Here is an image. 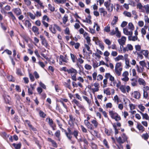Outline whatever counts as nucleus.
I'll return each instance as SVG.
<instances>
[{"label":"nucleus","mask_w":149,"mask_h":149,"mask_svg":"<svg viewBox=\"0 0 149 149\" xmlns=\"http://www.w3.org/2000/svg\"><path fill=\"white\" fill-rule=\"evenodd\" d=\"M101 65V63L98 64V63L96 61H93V66L94 69H95Z\"/></svg>","instance_id":"obj_20"},{"label":"nucleus","mask_w":149,"mask_h":149,"mask_svg":"<svg viewBox=\"0 0 149 149\" xmlns=\"http://www.w3.org/2000/svg\"><path fill=\"white\" fill-rule=\"evenodd\" d=\"M80 127L83 133H86L88 132L87 130L83 125H81Z\"/></svg>","instance_id":"obj_44"},{"label":"nucleus","mask_w":149,"mask_h":149,"mask_svg":"<svg viewBox=\"0 0 149 149\" xmlns=\"http://www.w3.org/2000/svg\"><path fill=\"white\" fill-rule=\"evenodd\" d=\"M36 17H39L42 15L41 12L40 11H36V14H35Z\"/></svg>","instance_id":"obj_53"},{"label":"nucleus","mask_w":149,"mask_h":149,"mask_svg":"<svg viewBox=\"0 0 149 149\" xmlns=\"http://www.w3.org/2000/svg\"><path fill=\"white\" fill-rule=\"evenodd\" d=\"M68 74H71V75L75 74H77V71L76 69L72 68H71L70 69H68Z\"/></svg>","instance_id":"obj_8"},{"label":"nucleus","mask_w":149,"mask_h":149,"mask_svg":"<svg viewBox=\"0 0 149 149\" xmlns=\"http://www.w3.org/2000/svg\"><path fill=\"white\" fill-rule=\"evenodd\" d=\"M79 133V132L77 130H75L72 132V135H74V136L76 139H77V136Z\"/></svg>","instance_id":"obj_32"},{"label":"nucleus","mask_w":149,"mask_h":149,"mask_svg":"<svg viewBox=\"0 0 149 149\" xmlns=\"http://www.w3.org/2000/svg\"><path fill=\"white\" fill-rule=\"evenodd\" d=\"M109 114L111 117L113 119L116 116H117L118 114L112 111H109Z\"/></svg>","instance_id":"obj_14"},{"label":"nucleus","mask_w":149,"mask_h":149,"mask_svg":"<svg viewBox=\"0 0 149 149\" xmlns=\"http://www.w3.org/2000/svg\"><path fill=\"white\" fill-rule=\"evenodd\" d=\"M104 93L106 94L107 95H110L111 94L110 91L108 88L104 90Z\"/></svg>","instance_id":"obj_50"},{"label":"nucleus","mask_w":149,"mask_h":149,"mask_svg":"<svg viewBox=\"0 0 149 149\" xmlns=\"http://www.w3.org/2000/svg\"><path fill=\"white\" fill-rule=\"evenodd\" d=\"M32 30L35 33L37 34H39L38 29L36 26H33L32 28Z\"/></svg>","instance_id":"obj_21"},{"label":"nucleus","mask_w":149,"mask_h":149,"mask_svg":"<svg viewBox=\"0 0 149 149\" xmlns=\"http://www.w3.org/2000/svg\"><path fill=\"white\" fill-rule=\"evenodd\" d=\"M104 42L108 45H111V42L108 39H104Z\"/></svg>","instance_id":"obj_48"},{"label":"nucleus","mask_w":149,"mask_h":149,"mask_svg":"<svg viewBox=\"0 0 149 149\" xmlns=\"http://www.w3.org/2000/svg\"><path fill=\"white\" fill-rule=\"evenodd\" d=\"M139 64L141 66V67H145L146 65L144 61H140L139 62Z\"/></svg>","instance_id":"obj_64"},{"label":"nucleus","mask_w":149,"mask_h":149,"mask_svg":"<svg viewBox=\"0 0 149 149\" xmlns=\"http://www.w3.org/2000/svg\"><path fill=\"white\" fill-rule=\"evenodd\" d=\"M93 40L95 42V44L97 45H98L102 42L97 37H93Z\"/></svg>","instance_id":"obj_17"},{"label":"nucleus","mask_w":149,"mask_h":149,"mask_svg":"<svg viewBox=\"0 0 149 149\" xmlns=\"http://www.w3.org/2000/svg\"><path fill=\"white\" fill-rule=\"evenodd\" d=\"M85 39L86 40L87 43L89 45H91V44L90 43L91 42V39L90 37L89 36H87L86 37H85Z\"/></svg>","instance_id":"obj_43"},{"label":"nucleus","mask_w":149,"mask_h":149,"mask_svg":"<svg viewBox=\"0 0 149 149\" xmlns=\"http://www.w3.org/2000/svg\"><path fill=\"white\" fill-rule=\"evenodd\" d=\"M84 67L87 70H90L92 68L91 66L88 64H86L84 66Z\"/></svg>","instance_id":"obj_57"},{"label":"nucleus","mask_w":149,"mask_h":149,"mask_svg":"<svg viewBox=\"0 0 149 149\" xmlns=\"http://www.w3.org/2000/svg\"><path fill=\"white\" fill-rule=\"evenodd\" d=\"M39 114L40 116L43 118H45L46 116V114L41 110L39 111Z\"/></svg>","instance_id":"obj_37"},{"label":"nucleus","mask_w":149,"mask_h":149,"mask_svg":"<svg viewBox=\"0 0 149 149\" xmlns=\"http://www.w3.org/2000/svg\"><path fill=\"white\" fill-rule=\"evenodd\" d=\"M83 98L87 102L88 104H91V100H90L87 97L83 96Z\"/></svg>","instance_id":"obj_41"},{"label":"nucleus","mask_w":149,"mask_h":149,"mask_svg":"<svg viewBox=\"0 0 149 149\" xmlns=\"http://www.w3.org/2000/svg\"><path fill=\"white\" fill-rule=\"evenodd\" d=\"M138 82L139 84L140 85H142L143 86H145L146 84V83L144 80L142 78H139L138 80Z\"/></svg>","instance_id":"obj_15"},{"label":"nucleus","mask_w":149,"mask_h":149,"mask_svg":"<svg viewBox=\"0 0 149 149\" xmlns=\"http://www.w3.org/2000/svg\"><path fill=\"white\" fill-rule=\"evenodd\" d=\"M136 68H137V71L138 72L142 73L144 70V68L143 67L140 66L139 67L138 65H136Z\"/></svg>","instance_id":"obj_28"},{"label":"nucleus","mask_w":149,"mask_h":149,"mask_svg":"<svg viewBox=\"0 0 149 149\" xmlns=\"http://www.w3.org/2000/svg\"><path fill=\"white\" fill-rule=\"evenodd\" d=\"M4 99L6 104L9 105L11 104L12 102L10 100L11 98L8 95L4 97Z\"/></svg>","instance_id":"obj_5"},{"label":"nucleus","mask_w":149,"mask_h":149,"mask_svg":"<svg viewBox=\"0 0 149 149\" xmlns=\"http://www.w3.org/2000/svg\"><path fill=\"white\" fill-rule=\"evenodd\" d=\"M27 14L31 19L34 20L36 19V17L35 14L34 15L31 12H28Z\"/></svg>","instance_id":"obj_25"},{"label":"nucleus","mask_w":149,"mask_h":149,"mask_svg":"<svg viewBox=\"0 0 149 149\" xmlns=\"http://www.w3.org/2000/svg\"><path fill=\"white\" fill-rule=\"evenodd\" d=\"M105 77L106 79L109 78V80L111 81V82L115 80L114 77L111 75L109 73H106L105 74Z\"/></svg>","instance_id":"obj_7"},{"label":"nucleus","mask_w":149,"mask_h":149,"mask_svg":"<svg viewBox=\"0 0 149 149\" xmlns=\"http://www.w3.org/2000/svg\"><path fill=\"white\" fill-rule=\"evenodd\" d=\"M118 17H117L115 16L113 19V20L111 23V24L112 25L115 24L118 21Z\"/></svg>","instance_id":"obj_23"},{"label":"nucleus","mask_w":149,"mask_h":149,"mask_svg":"<svg viewBox=\"0 0 149 149\" xmlns=\"http://www.w3.org/2000/svg\"><path fill=\"white\" fill-rule=\"evenodd\" d=\"M122 63L121 62H118L116 64L115 69V71L117 75L119 76L121 74V72L123 68L120 67L121 66Z\"/></svg>","instance_id":"obj_1"},{"label":"nucleus","mask_w":149,"mask_h":149,"mask_svg":"<svg viewBox=\"0 0 149 149\" xmlns=\"http://www.w3.org/2000/svg\"><path fill=\"white\" fill-rule=\"evenodd\" d=\"M137 127L139 130L142 132L144 131V127L140 124H138Z\"/></svg>","instance_id":"obj_27"},{"label":"nucleus","mask_w":149,"mask_h":149,"mask_svg":"<svg viewBox=\"0 0 149 149\" xmlns=\"http://www.w3.org/2000/svg\"><path fill=\"white\" fill-rule=\"evenodd\" d=\"M16 73L17 75L19 76H21L23 75L21 69L20 68L16 69Z\"/></svg>","instance_id":"obj_31"},{"label":"nucleus","mask_w":149,"mask_h":149,"mask_svg":"<svg viewBox=\"0 0 149 149\" xmlns=\"http://www.w3.org/2000/svg\"><path fill=\"white\" fill-rule=\"evenodd\" d=\"M1 136L5 139H7L9 136V134L8 135L5 132H2L1 134Z\"/></svg>","instance_id":"obj_35"},{"label":"nucleus","mask_w":149,"mask_h":149,"mask_svg":"<svg viewBox=\"0 0 149 149\" xmlns=\"http://www.w3.org/2000/svg\"><path fill=\"white\" fill-rule=\"evenodd\" d=\"M141 53H142L146 57H147L148 56L149 52L147 50H142L141 52Z\"/></svg>","instance_id":"obj_26"},{"label":"nucleus","mask_w":149,"mask_h":149,"mask_svg":"<svg viewBox=\"0 0 149 149\" xmlns=\"http://www.w3.org/2000/svg\"><path fill=\"white\" fill-rule=\"evenodd\" d=\"M104 31L107 32H109L110 31V27L109 25H107L104 29Z\"/></svg>","instance_id":"obj_56"},{"label":"nucleus","mask_w":149,"mask_h":149,"mask_svg":"<svg viewBox=\"0 0 149 149\" xmlns=\"http://www.w3.org/2000/svg\"><path fill=\"white\" fill-rule=\"evenodd\" d=\"M127 47L128 50L130 51L132 50L133 49V46L131 44H128L127 45Z\"/></svg>","instance_id":"obj_60"},{"label":"nucleus","mask_w":149,"mask_h":149,"mask_svg":"<svg viewBox=\"0 0 149 149\" xmlns=\"http://www.w3.org/2000/svg\"><path fill=\"white\" fill-rule=\"evenodd\" d=\"M8 14L10 15L11 19L13 22H14L15 20H16V17L11 12H8Z\"/></svg>","instance_id":"obj_19"},{"label":"nucleus","mask_w":149,"mask_h":149,"mask_svg":"<svg viewBox=\"0 0 149 149\" xmlns=\"http://www.w3.org/2000/svg\"><path fill=\"white\" fill-rule=\"evenodd\" d=\"M128 26L129 29H130L131 31H132L134 29V26L132 23L130 22L129 23Z\"/></svg>","instance_id":"obj_39"},{"label":"nucleus","mask_w":149,"mask_h":149,"mask_svg":"<svg viewBox=\"0 0 149 149\" xmlns=\"http://www.w3.org/2000/svg\"><path fill=\"white\" fill-rule=\"evenodd\" d=\"M8 14L10 15L11 19L13 22H14L15 20H16V17L11 12H8Z\"/></svg>","instance_id":"obj_18"},{"label":"nucleus","mask_w":149,"mask_h":149,"mask_svg":"<svg viewBox=\"0 0 149 149\" xmlns=\"http://www.w3.org/2000/svg\"><path fill=\"white\" fill-rule=\"evenodd\" d=\"M8 80L10 81H13L14 79L13 76L12 75L8 76L7 77Z\"/></svg>","instance_id":"obj_40"},{"label":"nucleus","mask_w":149,"mask_h":149,"mask_svg":"<svg viewBox=\"0 0 149 149\" xmlns=\"http://www.w3.org/2000/svg\"><path fill=\"white\" fill-rule=\"evenodd\" d=\"M39 85L40 86L42 87L44 89H45L46 88V86L42 82L40 81L39 83Z\"/></svg>","instance_id":"obj_62"},{"label":"nucleus","mask_w":149,"mask_h":149,"mask_svg":"<svg viewBox=\"0 0 149 149\" xmlns=\"http://www.w3.org/2000/svg\"><path fill=\"white\" fill-rule=\"evenodd\" d=\"M125 63L126 65L127 66V67L126 68H128L130 66V60L129 59H127L125 60Z\"/></svg>","instance_id":"obj_55"},{"label":"nucleus","mask_w":149,"mask_h":149,"mask_svg":"<svg viewBox=\"0 0 149 149\" xmlns=\"http://www.w3.org/2000/svg\"><path fill=\"white\" fill-rule=\"evenodd\" d=\"M70 54L72 62L73 63L75 62H76V59H77V57L76 56L72 53H71Z\"/></svg>","instance_id":"obj_34"},{"label":"nucleus","mask_w":149,"mask_h":149,"mask_svg":"<svg viewBox=\"0 0 149 149\" xmlns=\"http://www.w3.org/2000/svg\"><path fill=\"white\" fill-rule=\"evenodd\" d=\"M119 88L123 93H126V91L125 86L122 85L120 86Z\"/></svg>","instance_id":"obj_46"},{"label":"nucleus","mask_w":149,"mask_h":149,"mask_svg":"<svg viewBox=\"0 0 149 149\" xmlns=\"http://www.w3.org/2000/svg\"><path fill=\"white\" fill-rule=\"evenodd\" d=\"M48 7L49 9L52 12H53L55 10V8L54 7H52L50 4H48Z\"/></svg>","instance_id":"obj_63"},{"label":"nucleus","mask_w":149,"mask_h":149,"mask_svg":"<svg viewBox=\"0 0 149 149\" xmlns=\"http://www.w3.org/2000/svg\"><path fill=\"white\" fill-rule=\"evenodd\" d=\"M113 128L115 130V134H116L118 133V130L116 128V125L115 124L113 125Z\"/></svg>","instance_id":"obj_58"},{"label":"nucleus","mask_w":149,"mask_h":149,"mask_svg":"<svg viewBox=\"0 0 149 149\" xmlns=\"http://www.w3.org/2000/svg\"><path fill=\"white\" fill-rule=\"evenodd\" d=\"M42 44L46 47H47L48 46V44L46 39L42 41Z\"/></svg>","instance_id":"obj_38"},{"label":"nucleus","mask_w":149,"mask_h":149,"mask_svg":"<svg viewBox=\"0 0 149 149\" xmlns=\"http://www.w3.org/2000/svg\"><path fill=\"white\" fill-rule=\"evenodd\" d=\"M13 10L17 15H19L22 13L21 10L19 8H14Z\"/></svg>","instance_id":"obj_10"},{"label":"nucleus","mask_w":149,"mask_h":149,"mask_svg":"<svg viewBox=\"0 0 149 149\" xmlns=\"http://www.w3.org/2000/svg\"><path fill=\"white\" fill-rule=\"evenodd\" d=\"M133 97L136 99H139L140 97V93L137 91H134L132 93Z\"/></svg>","instance_id":"obj_6"},{"label":"nucleus","mask_w":149,"mask_h":149,"mask_svg":"<svg viewBox=\"0 0 149 149\" xmlns=\"http://www.w3.org/2000/svg\"><path fill=\"white\" fill-rule=\"evenodd\" d=\"M138 107L140 110L143 112L144 111L145 109V107L141 104L139 105L138 106Z\"/></svg>","instance_id":"obj_49"},{"label":"nucleus","mask_w":149,"mask_h":149,"mask_svg":"<svg viewBox=\"0 0 149 149\" xmlns=\"http://www.w3.org/2000/svg\"><path fill=\"white\" fill-rule=\"evenodd\" d=\"M28 125L29 127L31 130L34 131H36V129L34 127L31 125L30 124V123L29 122L28 123Z\"/></svg>","instance_id":"obj_47"},{"label":"nucleus","mask_w":149,"mask_h":149,"mask_svg":"<svg viewBox=\"0 0 149 149\" xmlns=\"http://www.w3.org/2000/svg\"><path fill=\"white\" fill-rule=\"evenodd\" d=\"M92 123L93 124L95 128H97L98 125V122L95 120H93L91 121Z\"/></svg>","instance_id":"obj_42"},{"label":"nucleus","mask_w":149,"mask_h":149,"mask_svg":"<svg viewBox=\"0 0 149 149\" xmlns=\"http://www.w3.org/2000/svg\"><path fill=\"white\" fill-rule=\"evenodd\" d=\"M116 139L117 142L119 144H122L124 143V141L122 139L121 137L120 136L118 138H117Z\"/></svg>","instance_id":"obj_36"},{"label":"nucleus","mask_w":149,"mask_h":149,"mask_svg":"<svg viewBox=\"0 0 149 149\" xmlns=\"http://www.w3.org/2000/svg\"><path fill=\"white\" fill-rule=\"evenodd\" d=\"M142 138H143L145 140H147L148 137V134L146 133V134H143L142 135Z\"/></svg>","instance_id":"obj_59"},{"label":"nucleus","mask_w":149,"mask_h":149,"mask_svg":"<svg viewBox=\"0 0 149 149\" xmlns=\"http://www.w3.org/2000/svg\"><path fill=\"white\" fill-rule=\"evenodd\" d=\"M140 113L142 115L143 117V119H145L146 120H147L149 119V117L147 113H143L141 112H140Z\"/></svg>","instance_id":"obj_24"},{"label":"nucleus","mask_w":149,"mask_h":149,"mask_svg":"<svg viewBox=\"0 0 149 149\" xmlns=\"http://www.w3.org/2000/svg\"><path fill=\"white\" fill-rule=\"evenodd\" d=\"M68 57H64V56L62 55H60V56L59 64L60 65H62L63 62L65 63H67L68 62Z\"/></svg>","instance_id":"obj_4"},{"label":"nucleus","mask_w":149,"mask_h":149,"mask_svg":"<svg viewBox=\"0 0 149 149\" xmlns=\"http://www.w3.org/2000/svg\"><path fill=\"white\" fill-rule=\"evenodd\" d=\"M84 123L88 129H90V130H93V126L89 121L85 122Z\"/></svg>","instance_id":"obj_13"},{"label":"nucleus","mask_w":149,"mask_h":149,"mask_svg":"<svg viewBox=\"0 0 149 149\" xmlns=\"http://www.w3.org/2000/svg\"><path fill=\"white\" fill-rule=\"evenodd\" d=\"M126 40V38L124 36H122L121 38L119 39L118 40V42L121 48V46L122 47H123V45L125 44Z\"/></svg>","instance_id":"obj_3"},{"label":"nucleus","mask_w":149,"mask_h":149,"mask_svg":"<svg viewBox=\"0 0 149 149\" xmlns=\"http://www.w3.org/2000/svg\"><path fill=\"white\" fill-rule=\"evenodd\" d=\"M123 14L125 16L128 17H130L131 16V14L130 12L125 11L124 12Z\"/></svg>","instance_id":"obj_51"},{"label":"nucleus","mask_w":149,"mask_h":149,"mask_svg":"<svg viewBox=\"0 0 149 149\" xmlns=\"http://www.w3.org/2000/svg\"><path fill=\"white\" fill-rule=\"evenodd\" d=\"M120 60H124V57L122 55H118L115 58V60L116 61H118Z\"/></svg>","instance_id":"obj_29"},{"label":"nucleus","mask_w":149,"mask_h":149,"mask_svg":"<svg viewBox=\"0 0 149 149\" xmlns=\"http://www.w3.org/2000/svg\"><path fill=\"white\" fill-rule=\"evenodd\" d=\"M77 74H74L71 75L72 79L74 81H76L77 79L76 76Z\"/></svg>","instance_id":"obj_54"},{"label":"nucleus","mask_w":149,"mask_h":149,"mask_svg":"<svg viewBox=\"0 0 149 149\" xmlns=\"http://www.w3.org/2000/svg\"><path fill=\"white\" fill-rule=\"evenodd\" d=\"M56 26H55L54 25V26H53L52 25H51L49 28V30L52 33L54 34L56 32Z\"/></svg>","instance_id":"obj_16"},{"label":"nucleus","mask_w":149,"mask_h":149,"mask_svg":"<svg viewBox=\"0 0 149 149\" xmlns=\"http://www.w3.org/2000/svg\"><path fill=\"white\" fill-rule=\"evenodd\" d=\"M68 16L67 15H65L63 17L62 20L63 23L64 24H65L68 20Z\"/></svg>","instance_id":"obj_30"},{"label":"nucleus","mask_w":149,"mask_h":149,"mask_svg":"<svg viewBox=\"0 0 149 149\" xmlns=\"http://www.w3.org/2000/svg\"><path fill=\"white\" fill-rule=\"evenodd\" d=\"M49 18L47 16L45 15L43 17L42 21H45V20H46L47 22H49Z\"/></svg>","instance_id":"obj_52"},{"label":"nucleus","mask_w":149,"mask_h":149,"mask_svg":"<svg viewBox=\"0 0 149 149\" xmlns=\"http://www.w3.org/2000/svg\"><path fill=\"white\" fill-rule=\"evenodd\" d=\"M64 132L66 136L68 138V139H69L70 140H71V139L72 137V136H71V135H72V132L71 131L69 132H66V130H64Z\"/></svg>","instance_id":"obj_11"},{"label":"nucleus","mask_w":149,"mask_h":149,"mask_svg":"<svg viewBox=\"0 0 149 149\" xmlns=\"http://www.w3.org/2000/svg\"><path fill=\"white\" fill-rule=\"evenodd\" d=\"M99 10L101 13V15L102 14L103 16H104L107 14V12L103 8H99Z\"/></svg>","instance_id":"obj_12"},{"label":"nucleus","mask_w":149,"mask_h":149,"mask_svg":"<svg viewBox=\"0 0 149 149\" xmlns=\"http://www.w3.org/2000/svg\"><path fill=\"white\" fill-rule=\"evenodd\" d=\"M13 146L14 147L15 149H20L21 147V143H20L17 144L13 143Z\"/></svg>","instance_id":"obj_22"},{"label":"nucleus","mask_w":149,"mask_h":149,"mask_svg":"<svg viewBox=\"0 0 149 149\" xmlns=\"http://www.w3.org/2000/svg\"><path fill=\"white\" fill-rule=\"evenodd\" d=\"M25 24L26 26H27L28 28H30L31 26V24L30 21L28 20H26L25 22Z\"/></svg>","instance_id":"obj_33"},{"label":"nucleus","mask_w":149,"mask_h":149,"mask_svg":"<svg viewBox=\"0 0 149 149\" xmlns=\"http://www.w3.org/2000/svg\"><path fill=\"white\" fill-rule=\"evenodd\" d=\"M123 33L126 35H132L133 32L132 31H128V29L126 28H125L123 29Z\"/></svg>","instance_id":"obj_9"},{"label":"nucleus","mask_w":149,"mask_h":149,"mask_svg":"<svg viewBox=\"0 0 149 149\" xmlns=\"http://www.w3.org/2000/svg\"><path fill=\"white\" fill-rule=\"evenodd\" d=\"M143 7L145 8L147 13H149V5L148 4L145 5Z\"/></svg>","instance_id":"obj_61"},{"label":"nucleus","mask_w":149,"mask_h":149,"mask_svg":"<svg viewBox=\"0 0 149 149\" xmlns=\"http://www.w3.org/2000/svg\"><path fill=\"white\" fill-rule=\"evenodd\" d=\"M104 5L109 12H111L113 11V4L111 3V0H108L107 1L105 2Z\"/></svg>","instance_id":"obj_2"},{"label":"nucleus","mask_w":149,"mask_h":149,"mask_svg":"<svg viewBox=\"0 0 149 149\" xmlns=\"http://www.w3.org/2000/svg\"><path fill=\"white\" fill-rule=\"evenodd\" d=\"M105 132L107 135L109 136L110 135L111 133L112 132V130L111 129L110 130H109L107 129H105Z\"/></svg>","instance_id":"obj_45"}]
</instances>
